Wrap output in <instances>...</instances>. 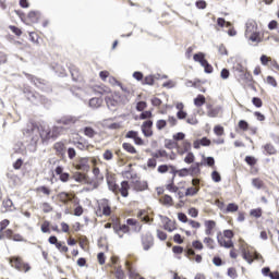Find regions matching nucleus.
<instances>
[{"label":"nucleus","mask_w":279,"mask_h":279,"mask_svg":"<svg viewBox=\"0 0 279 279\" xmlns=\"http://www.w3.org/2000/svg\"><path fill=\"white\" fill-rule=\"evenodd\" d=\"M105 228H113V231L116 234H118L119 239H123V234H128V232H130V227L128 225H119L118 222H116L113 226L112 223L108 222L105 225Z\"/></svg>","instance_id":"3"},{"label":"nucleus","mask_w":279,"mask_h":279,"mask_svg":"<svg viewBox=\"0 0 279 279\" xmlns=\"http://www.w3.org/2000/svg\"><path fill=\"white\" fill-rule=\"evenodd\" d=\"M125 266L129 271L130 278H136V276H138V275L134 274V271H132V263L131 262L126 260Z\"/></svg>","instance_id":"38"},{"label":"nucleus","mask_w":279,"mask_h":279,"mask_svg":"<svg viewBox=\"0 0 279 279\" xmlns=\"http://www.w3.org/2000/svg\"><path fill=\"white\" fill-rule=\"evenodd\" d=\"M194 62H199L201 66L204 65V62H207L206 54L204 52H198L193 56Z\"/></svg>","instance_id":"14"},{"label":"nucleus","mask_w":279,"mask_h":279,"mask_svg":"<svg viewBox=\"0 0 279 279\" xmlns=\"http://www.w3.org/2000/svg\"><path fill=\"white\" fill-rule=\"evenodd\" d=\"M112 158H113L112 150L107 149V150L104 153V159H105V160H112Z\"/></svg>","instance_id":"64"},{"label":"nucleus","mask_w":279,"mask_h":279,"mask_svg":"<svg viewBox=\"0 0 279 279\" xmlns=\"http://www.w3.org/2000/svg\"><path fill=\"white\" fill-rule=\"evenodd\" d=\"M220 77L222 80H228V77H230V70L228 69H222L220 72Z\"/></svg>","instance_id":"57"},{"label":"nucleus","mask_w":279,"mask_h":279,"mask_svg":"<svg viewBox=\"0 0 279 279\" xmlns=\"http://www.w3.org/2000/svg\"><path fill=\"white\" fill-rule=\"evenodd\" d=\"M214 132L217 136H223V126L221 125H216L214 128Z\"/></svg>","instance_id":"54"},{"label":"nucleus","mask_w":279,"mask_h":279,"mask_svg":"<svg viewBox=\"0 0 279 279\" xmlns=\"http://www.w3.org/2000/svg\"><path fill=\"white\" fill-rule=\"evenodd\" d=\"M53 210V207H51V205L49 203H44L43 204V211L44 213H51Z\"/></svg>","instance_id":"63"},{"label":"nucleus","mask_w":279,"mask_h":279,"mask_svg":"<svg viewBox=\"0 0 279 279\" xmlns=\"http://www.w3.org/2000/svg\"><path fill=\"white\" fill-rule=\"evenodd\" d=\"M154 125V121L151 120H146L142 124V130H151V126Z\"/></svg>","instance_id":"47"},{"label":"nucleus","mask_w":279,"mask_h":279,"mask_svg":"<svg viewBox=\"0 0 279 279\" xmlns=\"http://www.w3.org/2000/svg\"><path fill=\"white\" fill-rule=\"evenodd\" d=\"M170 169V173H172L173 178L178 175V170L175 169V166H169V165H161L157 168L158 173H167Z\"/></svg>","instance_id":"8"},{"label":"nucleus","mask_w":279,"mask_h":279,"mask_svg":"<svg viewBox=\"0 0 279 279\" xmlns=\"http://www.w3.org/2000/svg\"><path fill=\"white\" fill-rule=\"evenodd\" d=\"M105 101L108 110H110L111 112H117V110H119V106H120L119 102L113 98H111L110 96H106Z\"/></svg>","instance_id":"7"},{"label":"nucleus","mask_w":279,"mask_h":279,"mask_svg":"<svg viewBox=\"0 0 279 279\" xmlns=\"http://www.w3.org/2000/svg\"><path fill=\"white\" fill-rule=\"evenodd\" d=\"M252 184L255 189H263V181L260 179H253Z\"/></svg>","instance_id":"43"},{"label":"nucleus","mask_w":279,"mask_h":279,"mask_svg":"<svg viewBox=\"0 0 279 279\" xmlns=\"http://www.w3.org/2000/svg\"><path fill=\"white\" fill-rule=\"evenodd\" d=\"M101 104H104V99L101 98H92L89 99V107L97 110V108H101Z\"/></svg>","instance_id":"13"},{"label":"nucleus","mask_w":279,"mask_h":279,"mask_svg":"<svg viewBox=\"0 0 279 279\" xmlns=\"http://www.w3.org/2000/svg\"><path fill=\"white\" fill-rule=\"evenodd\" d=\"M202 66L204 68L205 73L210 74L214 71L213 65L208 63V61H204V64Z\"/></svg>","instance_id":"41"},{"label":"nucleus","mask_w":279,"mask_h":279,"mask_svg":"<svg viewBox=\"0 0 279 279\" xmlns=\"http://www.w3.org/2000/svg\"><path fill=\"white\" fill-rule=\"evenodd\" d=\"M144 84L148 86H154V75H148L144 78Z\"/></svg>","instance_id":"60"},{"label":"nucleus","mask_w":279,"mask_h":279,"mask_svg":"<svg viewBox=\"0 0 279 279\" xmlns=\"http://www.w3.org/2000/svg\"><path fill=\"white\" fill-rule=\"evenodd\" d=\"M207 116L210 118L219 117V108H213V105H207Z\"/></svg>","instance_id":"19"},{"label":"nucleus","mask_w":279,"mask_h":279,"mask_svg":"<svg viewBox=\"0 0 279 279\" xmlns=\"http://www.w3.org/2000/svg\"><path fill=\"white\" fill-rule=\"evenodd\" d=\"M258 28L256 27V22L254 21H248L246 23V31H245V36H250L251 34H256Z\"/></svg>","instance_id":"11"},{"label":"nucleus","mask_w":279,"mask_h":279,"mask_svg":"<svg viewBox=\"0 0 279 279\" xmlns=\"http://www.w3.org/2000/svg\"><path fill=\"white\" fill-rule=\"evenodd\" d=\"M242 258L244 260H246V263H248V265H252V263H254V259H252V254H250V252L243 250L242 251Z\"/></svg>","instance_id":"24"},{"label":"nucleus","mask_w":279,"mask_h":279,"mask_svg":"<svg viewBox=\"0 0 279 279\" xmlns=\"http://www.w3.org/2000/svg\"><path fill=\"white\" fill-rule=\"evenodd\" d=\"M58 198L60 202H62V204H68L71 202V194L66 192H61L58 194Z\"/></svg>","instance_id":"16"},{"label":"nucleus","mask_w":279,"mask_h":279,"mask_svg":"<svg viewBox=\"0 0 279 279\" xmlns=\"http://www.w3.org/2000/svg\"><path fill=\"white\" fill-rule=\"evenodd\" d=\"M160 202H162V204H165V206H172L173 205V197H171L170 195H165Z\"/></svg>","instance_id":"27"},{"label":"nucleus","mask_w":279,"mask_h":279,"mask_svg":"<svg viewBox=\"0 0 279 279\" xmlns=\"http://www.w3.org/2000/svg\"><path fill=\"white\" fill-rule=\"evenodd\" d=\"M245 162L250 166V167H254V165H256V158L252 157V156H246L245 157Z\"/></svg>","instance_id":"48"},{"label":"nucleus","mask_w":279,"mask_h":279,"mask_svg":"<svg viewBox=\"0 0 279 279\" xmlns=\"http://www.w3.org/2000/svg\"><path fill=\"white\" fill-rule=\"evenodd\" d=\"M185 137L186 135L183 132H179L173 135V141H184Z\"/></svg>","instance_id":"59"},{"label":"nucleus","mask_w":279,"mask_h":279,"mask_svg":"<svg viewBox=\"0 0 279 279\" xmlns=\"http://www.w3.org/2000/svg\"><path fill=\"white\" fill-rule=\"evenodd\" d=\"M26 99H28V101H32L33 104H36V101L38 99V94L37 93L28 92L26 94Z\"/></svg>","instance_id":"31"},{"label":"nucleus","mask_w":279,"mask_h":279,"mask_svg":"<svg viewBox=\"0 0 279 279\" xmlns=\"http://www.w3.org/2000/svg\"><path fill=\"white\" fill-rule=\"evenodd\" d=\"M199 193V187H187L185 191V197H193Z\"/></svg>","instance_id":"22"},{"label":"nucleus","mask_w":279,"mask_h":279,"mask_svg":"<svg viewBox=\"0 0 279 279\" xmlns=\"http://www.w3.org/2000/svg\"><path fill=\"white\" fill-rule=\"evenodd\" d=\"M77 171H83L88 173L90 171V165L88 163V158H81L76 163Z\"/></svg>","instance_id":"6"},{"label":"nucleus","mask_w":279,"mask_h":279,"mask_svg":"<svg viewBox=\"0 0 279 279\" xmlns=\"http://www.w3.org/2000/svg\"><path fill=\"white\" fill-rule=\"evenodd\" d=\"M135 191H146L147 190V182L143 181H136L134 184Z\"/></svg>","instance_id":"21"},{"label":"nucleus","mask_w":279,"mask_h":279,"mask_svg":"<svg viewBox=\"0 0 279 279\" xmlns=\"http://www.w3.org/2000/svg\"><path fill=\"white\" fill-rule=\"evenodd\" d=\"M108 186H109V190L112 191V193H114L116 195H119V189H120L119 184L108 181Z\"/></svg>","instance_id":"25"},{"label":"nucleus","mask_w":279,"mask_h":279,"mask_svg":"<svg viewBox=\"0 0 279 279\" xmlns=\"http://www.w3.org/2000/svg\"><path fill=\"white\" fill-rule=\"evenodd\" d=\"M252 104L253 106H255V108H263V99H260L259 97H253Z\"/></svg>","instance_id":"37"},{"label":"nucleus","mask_w":279,"mask_h":279,"mask_svg":"<svg viewBox=\"0 0 279 279\" xmlns=\"http://www.w3.org/2000/svg\"><path fill=\"white\" fill-rule=\"evenodd\" d=\"M264 151H266V155H268V156H274L278 153V150L276 149V147L272 144H266L264 146Z\"/></svg>","instance_id":"17"},{"label":"nucleus","mask_w":279,"mask_h":279,"mask_svg":"<svg viewBox=\"0 0 279 279\" xmlns=\"http://www.w3.org/2000/svg\"><path fill=\"white\" fill-rule=\"evenodd\" d=\"M236 210H239V205H236L234 203L228 204V206L226 208V213H236Z\"/></svg>","instance_id":"34"},{"label":"nucleus","mask_w":279,"mask_h":279,"mask_svg":"<svg viewBox=\"0 0 279 279\" xmlns=\"http://www.w3.org/2000/svg\"><path fill=\"white\" fill-rule=\"evenodd\" d=\"M204 104H206V97L204 95L199 94L196 98H194V106H196V108H202Z\"/></svg>","instance_id":"18"},{"label":"nucleus","mask_w":279,"mask_h":279,"mask_svg":"<svg viewBox=\"0 0 279 279\" xmlns=\"http://www.w3.org/2000/svg\"><path fill=\"white\" fill-rule=\"evenodd\" d=\"M58 132H60V129L58 126H54L51 131L49 125H37V124H31L25 131V136L31 137V145H34L35 147L38 145V141H41V143H47V141H50L52 138L56 141L58 138Z\"/></svg>","instance_id":"1"},{"label":"nucleus","mask_w":279,"mask_h":279,"mask_svg":"<svg viewBox=\"0 0 279 279\" xmlns=\"http://www.w3.org/2000/svg\"><path fill=\"white\" fill-rule=\"evenodd\" d=\"M130 182L128 181H122L121 182V187H119L118 193H120V195L122 197H128L130 195Z\"/></svg>","instance_id":"10"},{"label":"nucleus","mask_w":279,"mask_h":279,"mask_svg":"<svg viewBox=\"0 0 279 279\" xmlns=\"http://www.w3.org/2000/svg\"><path fill=\"white\" fill-rule=\"evenodd\" d=\"M177 173H179V177H180V178H186V175H190V173H189V168H183V169H181V170H178Z\"/></svg>","instance_id":"62"},{"label":"nucleus","mask_w":279,"mask_h":279,"mask_svg":"<svg viewBox=\"0 0 279 279\" xmlns=\"http://www.w3.org/2000/svg\"><path fill=\"white\" fill-rule=\"evenodd\" d=\"M239 128H240V130H243L245 132L250 128V124L245 120H240Z\"/></svg>","instance_id":"49"},{"label":"nucleus","mask_w":279,"mask_h":279,"mask_svg":"<svg viewBox=\"0 0 279 279\" xmlns=\"http://www.w3.org/2000/svg\"><path fill=\"white\" fill-rule=\"evenodd\" d=\"M147 108V102L146 101H138L136 105V110L137 112H143Z\"/></svg>","instance_id":"45"},{"label":"nucleus","mask_w":279,"mask_h":279,"mask_svg":"<svg viewBox=\"0 0 279 279\" xmlns=\"http://www.w3.org/2000/svg\"><path fill=\"white\" fill-rule=\"evenodd\" d=\"M178 219L179 221H181L182 223H189V217H186V214L184 213H179L178 214Z\"/></svg>","instance_id":"46"},{"label":"nucleus","mask_w":279,"mask_h":279,"mask_svg":"<svg viewBox=\"0 0 279 279\" xmlns=\"http://www.w3.org/2000/svg\"><path fill=\"white\" fill-rule=\"evenodd\" d=\"M73 179L75 180V182L82 183L86 179V174L77 172L76 174L73 175Z\"/></svg>","instance_id":"33"},{"label":"nucleus","mask_w":279,"mask_h":279,"mask_svg":"<svg viewBox=\"0 0 279 279\" xmlns=\"http://www.w3.org/2000/svg\"><path fill=\"white\" fill-rule=\"evenodd\" d=\"M211 179L214 182H220L221 181V174L217 172V170L211 172Z\"/></svg>","instance_id":"50"},{"label":"nucleus","mask_w":279,"mask_h":279,"mask_svg":"<svg viewBox=\"0 0 279 279\" xmlns=\"http://www.w3.org/2000/svg\"><path fill=\"white\" fill-rule=\"evenodd\" d=\"M156 125L157 130H165L167 128V120H158Z\"/></svg>","instance_id":"53"},{"label":"nucleus","mask_w":279,"mask_h":279,"mask_svg":"<svg viewBox=\"0 0 279 279\" xmlns=\"http://www.w3.org/2000/svg\"><path fill=\"white\" fill-rule=\"evenodd\" d=\"M184 162H186V165H193L195 162V155H193V153H187Z\"/></svg>","instance_id":"32"},{"label":"nucleus","mask_w":279,"mask_h":279,"mask_svg":"<svg viewBox=\"0 0 279 279\" xmlns=\"http://www.w3.org/2000/svg\"><path fill=\"white\" fill-rule=\"evenodd\" d=\"M242 80H244L245 84L252 82V74H250L248 72H243Z\"/></svg>","instance_id":"61"},{"label":"nucleus","mask_w":279,"mask_h":279,"mask_svg":"<svg viewBox=\"0 0 279 279\" xmlns=\"http://www.w3.org/2000/svg\"><path fill=\"white\" fill-rule=\"evenodd\" d=\"M53 149L56 150L57 156H60L61 158H64V156H66V146H64V143H54Z\"/></svg>","instance_id":"9"},{"label":"nucleus","mask_w":279,"mask_h":279,"mask_svg":"<svg viewBox=\"0 0 279 279\" xmlns=\"http://www.w3.org/2000/svg\"><path fill=\"white\" fill-rule=\"evenodd\" d=\"M153 158H167L169 155L167 150H158L157 153L151 154Z\"/></svg>","instance_id":"35"},{"label":"nucleus","mask_w":279,"mask_h":279,"mask_svg":"<svg viewBox=\"0 0 279 279\" xmlns=\"http://www.w3.org/2000/svg\"><path fill=\"white\" fill-rule=\"evenodd\" d=\"M27 80H29V82H32V84H34V86H36V88H39V90H43V93H51V84H49V82L43 80V78H38L32 74H25Z\"/></svg>","instance_id":"2"},{"label":"nucleus","mask_w":279,"mask_h":279,"mask_svg":"<svg viewBox=\"0 0 279 279\" xmlns=\"http://www.w3.org/2000/svg\"><path fill=\"white\" fill-rule=\"evenodd\" d=\"M142 245L145 252H148V250H151L154 247V236L151 233H146L142 235Z\"/></svg>","instance_id":"5"},{"label":"nucleus","mask_w":279,"mask_h":279,"mask_svg":"<svg viewBox=\"0 0 279 279\" xmlns=\"http://www.w3.org/2000/svg\"><path fill=\"white\" fill-rule=\"evenodd\" d=\"M173 180H175V178L172 177L171 182L167 185V190L170 191V193H178L180 187L173 184Z\"/></svg>","instance_id":"30"},{"label":"nucleus","mask_w":279,"mask_h":279,"mask_svg":"<svg viewBox=\"0 0 279 279\" xmlns=\"http://www.w3.org/2000/svg\"><path fill=\"white\" fill-rule=\"evenodd\" d=\"M174 147H178V143L173 140H166L165 141V148L166 149H173Z\"/></svg>","instance_id":"28"},{"label":"nucleus","mask_w":279,"mask_h":279,"mask_svg":"<svg viewBox=\"0 0 279 279\" xmlns=\"http://www.w3.org/2000/svg\"><path fill=\"white\" fill-rule=\"evenodd\" d=\"M140 119H142L143 121H145V119H151V111H143L140 116Z\"/></svg>","instance_id":"58"},{"label":"nucleus","mask_w":279,"mask_h":279,"mask_svg":"<svg viewBox=\"0 0 279 279\" xmlns=\"http://www.w3.org/2000/svg\"><path fill=\"white\" fill-rule=\"evenodd\" d=\"M70 73L74 82H80V70H77L76 68H73L70 70Z\"/></svg>","instance_id":"29"},{"label":"nucleus","mask_w":279,"mask_h":279,"mask_svg":"<svg viewBox=\"0 0 279 279\" xmlns=\"http://www.w3.org/2000/svg\"><path fill=\"white\" fill-rule=\"evenodd\" d=\"M28 19L32 23H38V19H40V12L38 11H31L28 13Z\"/></svg>","instance_id":"20"},{"label":"nucleus","mask_w":279,"mask_h":279,"mask_svg":"<svg viewBox=\"0 0 279 279\" xmlns=\"http://www.w3.org/2000/svg\"><path fill=\"white\" fill-rule=\"evenodd\" d=\"M122 147L129 154H136V148L134 146H132V144H130V143H123Z\"/></svg>","instance_id":"23"},{"label":"nucleus","mask_w":279,"mask_h":279,"mask_svg":"<svg viewBox=\"0 0 279 279\" xmlns=\"http://www.w3.org/2000/svg\"><path fill=\"white\" fill-rule=\"evenodd\" d=\"M250 215L251 217H255V219H260V217H263V209L262 208L252 209Z\"/></svg>","instance_id":"26"},{"label":"nucleus","mask_w":279,"mask_h":279,"mask_svg":"<svg viewBox=\"0 0 279 279\" xmlns=\"http://www.w3.org/2000/svg\"><path fill=\"white\" fill-rule=\"evenodd\" d=\"M204 243H206L209 250H215V240H213V238H205Z\"/></svg>","instance_id":"39"},{"label":"nucleus","mask_w":279,"mask_h":279,"mask_svg":"<svg viewBox=\"0 0 279 279\" xmlns=\"http://www.w3.org/2000/svg\"><path fill=\"white\" fill-rule=\"evenodd\" d=\"M68 156H69L70 160H73V158H75V156H77L75 148H73V147L68 148Z\"/></svg>","instance_id":"56"},{"label":"nucleus","mask_w":279,"mask_h":279,"mask_svg":"<svg viewBox=\"0 0 279 279\" xmlns=\"http://www.w3.org/2000/svg\"><path fill=\"white\" fill-rule=\"evenodd\" d=\"M49 221H45L43 225H41V232H44V234H49L51 232V230H49Z\"/></svg>","instance_id":"44"},{"label":"nucleus","mask_w":279,"mask_h":279,"mask_svg":"<svg viewBox=\"0 0 279 279\" xmlns=\"http://www.w3.org/2000/svg\"><path fill=\"white\" fill-rule=\"evenodd\" d=\"M192 246L194 247V250H198V251L204 250V244L199 240L193 241Z\"/></svg>","instance_id":"42"},{"label":"nucleus","mask_w":279,"mask_h":279,"mask_svg":"<svg viewBox=\"0 0 279 279\" xmlns=\"http://www.w3.org/2000/svg\"><path fill=\"white\" fill-rule=\"evenodd\" d=\"M202 165H204V163L203 162H195L190 168H187L190 175L195 177L198 173H202V170L199 169V167H202Z\"/></svg>","instance_id":"12"},{"label":"nucleus","mask_w":279,"mask_h":279,"mask_svg":"<svg viewBox=\"0 0 279 279\" xmlns=\"http://www.w3.org/2000/svg\"><path fill=\"white\" fill-rule=\"evenodd\" d=\"M85 136H88L89 138H93L95 136V130L90 126H86L84 129Z\"/></svg>","instance_id":"36"},{"label":"nucleus","mask_w":279,"mask_h":279,"mask_svg":"<svg viewBox=\"0 0 279 279\" xmlns=\"http://www.w3.org/2000/svg\"><path fill=\"white\" fill-rule=\"evenodd\" d=\"M111 99L117 101L120 106L121 104H125V97L121 95V93L116 92L111 96H109Z\"/></svg>","instance_id":"15"},{"label":"nucleus","mask_w":279,"mask_h":279,"mask_svg":"<svg viewBox=\"0 0 279 279\" xmlns=\"http://www.w3.org/2000/svg\"><path fill=\"white\" fill-rule=\"evenodd\" d=\"M96 93H98L99 95H108L110 93V89L107 86H99L96 89Z\"/></svg>","instance_id":"40"},{"label":"nucleus","mask_w":279,"mask_h":279,"mask_svg":"<svg viewBox=\"0 0 279 279\" xmlns=\"http://www.w3.org/2000/svg\"><path fill=\"white\" fill-rule=\"evenodd\" d=\"M213 264L216 266V267H221V265H223V259H221V257L219 256H215L213 258Z\"/></svg>","instance_id":"52"},{"label":"nucleus","mask_w":279,"mask_h":279,"mask_svg":"<svg viewBox=\"0 0 279 279\" xmlns=\"http://www.w3.org/2000/svg\"><path fill=\"white\" fill-rule=\"evenodd\" d=\"M190 217H193V219H196V217L199 215V211L195 207H191L189 209Z\"/></svg>","instance_id":"51"},{"label":"nucleus","mask_w":279,"mask_h":279,"mask_svg":"<svg viewBox=\"0 0 279 279\" xmlns=\"http://www.w3.org/2000/svg\"><path fill=\"white\" fill-rule=\"evenodd\" d=\"M216 226H217V222H215V220L205 221V227L208 230H213Z\"/></svg>","instance_id":"55"},{"label":"nucleus","mask_w":279,"mask_h":279,"mask_svg":"<svg viewBox=\"0 0 279 279\" xmlns=\"http://www.w3.org/2000/svg\"><path fill=\"white\" fill-rule=\"evenodd\" d=\"M9 263L11 267H14V269H17V271H25V274H27V271L32 269L29 264L23 263L20 257H11Z\"/></svg>","instance_id":"4"}]
</instances>
